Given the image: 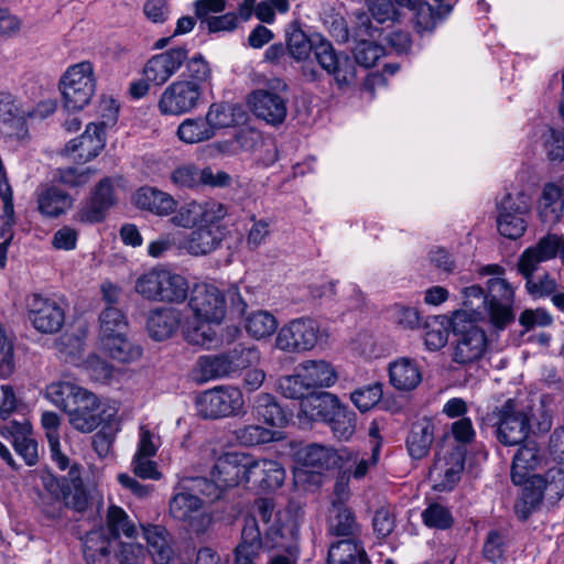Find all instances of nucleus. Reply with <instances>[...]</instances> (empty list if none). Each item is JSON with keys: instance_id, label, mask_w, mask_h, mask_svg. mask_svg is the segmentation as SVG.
Segmentation results:
<instances>
[{"instance_id": "54", "label": "nucleus", "mask_w": 564, "mask_h": 564, "mask_svg": "<svg viewBox=\"0 0 564 564\" xmlns=\"http://www.w3.org/2000/svg\"><path fill=\"white\" fill-rule=\"evenodd\" d=\"M452 325L445 316L429 317L424 324V343L430 350H438L448 340V325Z\"/></svg>"}, {"instance_id": "42", "label": "nucleus", "mask_w": 564, "mask_h": 564, "mask_svg": "<svg viewBox=\"0 0 564 564\" xmlns=\"http://www.w3.org/2000/svg\"><path fill=\"white\" fill-rule=\"evenodd\" d=\"M388 372L393 388H417L422 381V373L417 365L409 358H400L390 362Z\"/></svg>"}, {"instance_id": "60", "label": "nucleus", "mask_w": 564, "mask_h": 564, "mask_svg": "<svg viewBox=\"0 0 564 564\" xmlns=\"http://www.w3.org/2000/svg\"><path fill=\"white\" fill-rule=\"evenodd\" d=\"M355 65L358 64L366 68L375 66L377 61L384 55V47L373 41L360 40L354 51Z\"/></svg>"}, {"instance_id": "53", "label": "nucleus", "mask_w": 564, "mask_h": 564, "mask_svg": "<svg viewBox=\"0 0 564 564\" xmlns=\"http://www.w3.org/2000/svg\"><path fill=\"white\" fill-rule=\"evenodd\" d=\"M247 333L256 339L271 336L278 328V321L273 314L267 311H256L247 315L245 319Z\"/></svg>"}, {"instance_id": "52", "label": "nucleus", "mask_w": 564, "mask_h": 564, "mask_svg": "<svg viewBox=\"0 0 564 564\" xmlns=\"http://www.w3.org/2000/svg\"><path fill=\"white\" fill-rule=\"evenodd\" d=\"M535 484L542 487L545 499L556 503L564 496V469L552 467L543 475L535 474Z\"/></svg>"}, {"instance_id": "19", "label": "nucleus", "mask_w": 564, "mask_h": 564, "mask_svg": "<svg viewBox=\"0 0 564 564\" xmlns=\"http://www.w3.org/2000/svg\"><path fill=\"white\" fill-rule=\"evenodd\" d=\"M542 262L545 261L524 249L517 263L519 273L525 280L527 293L535 300L550 297L561 286L549 272H544L538 278L533 276Z\"/></svg>"}, {"instance_id": "48", "label": "nucleus", "mask_w": 564, "mask_h": 564, "mask_svg": "<svg viewBox=\"0 0 564 564\" xmlns=\"http://www.w3.org/2000/svg\"><path fill=\"white\" fill-rule=\"evenodd\" d=\"M79 371L87 376L93 383L105 386L116 383L120 375L111 365L96 355L89 356L79 367Z\"/></svg>"}, {"instance_id": "39", "label": "nucleus", "mask_w": 564, "mask_h": 564, "mask_svg": "<svg viewBox=\"0 0 564 564\" xmlns=\"http://www.w3.org/2000/svg\"><path fill=\"white\" fill-rule=\"evenodd\" d=\"M543 456L535 445L520 446L516 452L511 466V480L514 485H522L530 471L535 470L542 463Z\"/></svg>"}, {"instance_id": "56", "label": "nucleus", "mask_w": 564, "mask_h": 564, "mask_svg": "<svg viewBox=\"0 0 564 564\" xmlns=\"http://www.w3.org/2000/svg\"><path fill=\"white\" fill-rule=\"evenodd\" d=\"M414 10V29L417 33H432L435 28L446 18L440 14V11L426 1L419 0Z\"/></svg>"}, {"instance_id": "9", "label": "nucleus", "mask_w": 564, "mask_h": 564, "mask_svg": "<svg viewBox=\"0 0 564 564\" xmlns=\"http://www.w3.org/2000/svg\"><path fill=\"white\" fill-rule=\"evenodd\" d=\"M497 229L508 239L516 240L527 230L525 215L530 212V198L523 192L507 193L497 202Z\"/></svg>"}, {"instance_id": "10", "label": "nucleus", "mask_w": 564, "mask_h": 564, "mask_svg": "<svg viewBox=\"0 0 564 564\" xmlns=\"http://www.w3.org/2000/svg\"><path fill=\"white\" fill-rule=\"evenodd\" d=\"M452 327L456 337L454 360L458 364H468L480 359L488 343L485 330L473 322L465 323L464 313L454 314Z\"/></svg>"}, {"instance_id": "27", "label": "nucleus", "mask_w": 564, "mask_h": 564, "mask_svg": "<svg viewBox=\"0 0 564 564\" xmlns=\"http://www.w3.org/2000/svg\"><path fill=\"white\" fill-rule=\"evenodd\" d=\"M285 479L283 466L272 459H254L250 456L248 464V482L264 491L280 488Z\"/></svg>"}, {"instance_id": "49", "label": "nucleus", "mask_w": 564, "mask_h": 564, "mask_svg": "<svg viewBox=\"0 0 564 564\" xmlns=\"http://www.w3.org/2000/svg\"><path fill=\"white\" fill-rule=\"evenodd\" d=\"M128 333L124 314L115 306H107L99 315V340Z\"/></svg>"}, {"instance_id": "34", "label": "nucleus", "mask_w": 564, "mask_h": 564, "mask_svg": "<svg viewBox=\"0 0 564 564\" xmlns=\"http://www.w3.org/2000/svg\"><path fill=\"white\" fill-rule=\"evenodd\" d=\"M435 424L430 417H421L412 423L408 434L405 446L410 456L422 459L431 449L434 442Z\"/></svg>"}, {"instance_id": "57", "label": "nucleus", "mask_w": 564, "mask_h": 564, "mask_svg": "<svg viewBox=\"0 0 564 564\" xmlns=\"http://www.w3.org/2000/svg\"><path fill=\"white\" fill-rule=\"evenodd\" d=\"M182 80L194 84L204 90V86L212 78V69L208 62L202 54H196L185 61V69L182 73Z\"/></svg>"}, {"instance_id": "12", "label": "nucleus", "mask_w": 564, "mask_h": 564, "mask_svg": "<svg viewBox=\"0 0 564 564\" xmlns=\"http://www.w3.org/2000/svg\"><path fill=\"white\" fill-rule=\"evenodd\" d=\"M109 115L107 120L100 123H88L80 137L70 140L65 148L68 154H74V160L78 163H86L95 159L105 147V128L113 124L118 118L119 107L116 101H109Z\"/></svg>"}, {"instance_id": "26", "label": "nucleus", "mask_w": 564, "mask_h": 564, "mask_svg": "<svg viewBox=\"0 0 564 564\" xmlns=\"http://www.w3.org/2000/svg\"><path fill=\"white\" fill-rule=\"evenodd\" d=\"M116 204L115 189L110 177H105L95 186L89 200L79 209L78 220L88 224L100 223L107 210Z\"/></svg>"}, {"instance_id": "62", "label": "nucleus", "mask_w": 564, "mask_h": 564, "mask_svg": "<svg viewBox=\"0 0 564 564\" xmlns=\"http://www.w3.org/2000/svg\"><path fill=\"white\" fill-rule=\"evenodd\" d=\"M172 183L181 188H196L200 186V170L194 164H183L171 173Z\"/></svg>"}, {"instance_id": "7", "label": "nucleus", "mask_w": 564, "mask_h": 564, "mask_svg": "<svg viewBox=\"0 0 564 564\" xmlns=\"http://www.w3.org/2000/svg\"><path fill=\"white\" fill-rule=\"evenodd\" d=\"M250 397L242 390H203L195 399L198 414L204 419L239 416L247 412Z\"/></svg>"}, {"instance_id": "22", "label": "nucleus", "mask_w": 564, "mask_h": 564, "mask_svg": "<svg viewBox=\"0 0 564 564\" xmlns=\"http://www.w3.org/2000/svg\"><path fill=\"white\" fill-rule=\"evenodd\" d=\"M171 221L176 227L194 228L203 223H218L226 216V208L223 204L214 200L188 202L180 208H175Z\"/></svg>"}, {"instance_id": "29", "label": "nucleus", "mask_w": 564, "mask_h": 564, "mask_svg": "<svg viewBox=\"0 0 564 564\" xmlns=\"http://www.w3.org/2000/svg\"><path fill=\"white\" fill-rule=\"evenodd\" d=\"M224 239L223 229L217 223H203L183 242L191 256H205L216 250Z\"/></svg>"}, {"instance_id": "47", "label": "nucleus", "mask_w": 564, "mask_h": 564, "mask_svg": "<svg viewBox=\"0 0 564 564\" xmlns=\"http://www.w3.org/2000/svg\"><path fill=\"white\" fill-rule=\"evenodd\" d=\"M177 138L185 144H196L215 137L204 117L186 118L176 130Z\"/></svg>"}, {"instance_id": "15", "label": "nucleus", "mask_w": 564, "mask_h": 564, "mask_svg": "<svg viewBox=\"0 0 564 564\" xmlns=\"http://www.w3.org/2000/svg\"><path fill=\"white\" fill-rule=\"evenodd\" d=\"M202 96L203 89L178 79L163 90L158 108L164 116H183L198 107Z\"/></svg>"}, {"instance_id": "28", "label": "nucleus", "mask_w": 564, "mask_h": 564, "mask_svg": "<svg viewBox=\"0 0 564 564\" xmlns=\"http://www.w3.org/2000/svg\"><path fill=\"white\" fill-rule=\"evenodd\" d=\"M235 141L238 147L254 154V160L264 166L273 164L278 160V151L271 139H265L262 133L252 128L240 130Z\"/></svg>"}, {"instance_id": "3", "label": "nucleus", "mask_w": 564, "mask_h": 564, "mask_svg": "<svg viewBox=\"0 0 564 564\" xmlns=\"http://www.w3.org/2000/svg\"><path fill=\"white\" fill-rule=\"evenodd\" d=\"M134 292L150 302L182 304L188 297L189 283L185 276L163 267H154L134 281Z\"/></svg>"}, {"instance_id": "6", "label": "nucleus", "mask_w": 564, "mask_h": 564, "mask_svg": "<svg viewBox=\"0 0 564 564\" xmlns=\"http://www.w3.org/2000/svg\"><path fill=\"white\" fill-rule=\"evenodd\" d=\"M59 88L67 110L84 109L96 90L93 65L89 62H82L68 67L59 80Z\"/></svg>"}, {"instance_id": "25", "label": "nucleus", "mask_w": 564, "mask_h": 564, "mask_svg": "<svg viewBox=\"0 0 564 564\" xmlns=\"http://www.w3.org/2000/svg\"><path fill=\"white\" fill-rule=\"evenodd\" d=\"M250 455L243 453H226L215 463L210 475L219 479L226 489L248 482V464Z\"/></svg>"}, {"instance_id": "63", "label": "nucleus", "mask_w": 564, "mask_h": 564, "mask_svg": "<svg viewBox=\"0 0 564 564\" xmlns=\"http://www.w3.org/2000/svg\"><path fill=\"white\" fill-rule=\"evenodd\" d=\"M505 552L506 535L498 530L489 531L482 546L484 557L489 562L498 563L503 560Z\"/></svg>"}, {"instance_id": "61", "label": "nucleus", "mask_w": 564, "mask_h": 564, "mask_svg": "<svg viewBox=\"0 0 564 564\" xmlns=\"http://www.w3.org/2000/svg\"><path fill=\"white\" fill-rule=\"evenodd\" d=\"M275 432L260 425H247L236 431V437L243 446H256L275 440Z\"/></svg>"}, {"instance_id": "11", "label": "nucleus", "mask_w": 564, "mask_h": 564, "mask_svg": "<svg viewBox=\"0 0 564 564\" xmlns=\"http://www.w3.org/2000/svg\"><path fill=\"white\" fill-rule=\"evenodd\" d=\"M188 306L198 323L220 324L226 314L225 294L216 285L200 282L188 292Z\"/></svg>"}, {"instance_id": "20", "label": "nucleus", "mask_w": 564, "mask_h": 564, "mask_svg": "<svg viewBox=\"0 0 564 564\" xmlns=\"http://www.w3.org/2000/svg\"><path fill=\"white\" fill-rule=\"evenodd\" d=\"M170 514L196 533L205 531L209 523V517L204 511L202 499L197 495L187 491L178 492L172 497Z\"/></svg>"}, {"instance_id": "32", "label": "nucleus", "mask_w": 564, "mask_h": 564, "mask_svg": "<svg viewBox=\"0 0 564 564\" xmlns=\"http://www.w3.org/2000/svg\"><path fill=\"white\" fill-rule=\"evenodd\" d=\"M181 312L173 307H156L149 312L147 329L151 338L162 341L170 338L178 328Z\"/></svg>"}, {"instance_id": "23", "label": "nucleus", "mask_w": 564, "mask_h": 564, "mask_svg": "<svg viewBox=\"0 0 564 564\" xmlns=\"http://www.w3.org/2000/svg\"><path fill=\"white\" fill-rule=\"evenodd\" d=\"M185 46L169 48L153 55L143 67V76L156 86L165 84L187 59Z\"/></svg>"}, {"instance_id": "4", "label": "nucleus", "mask_w": 564, "mask_h": 564, "mask_svg": "<svg viewBox=\"0 0 564 564\" xmlns=\"http://www.w3.org/2000/svg\"><path fill=\"white\" fill-rule=\"evenodd\" d=\"M45 397L68 414L78 432L90 433L101 423L100 401L90 390H45Z\"/></svg>"}, {"instance_id": "8", "label": "nucleus", "mask_w": 564, "mask_h": 564, "mask_svg": "<svg viewBox=\"0 0 564 564\" xmlns=\"http://www.w3.org/2000/svg\"><path fill=\"white\" fill-rule=\"evenodd\" d=\"M248 102L257 118L273 127L280 126L288 115L286 84L275 79L269 88L252 91Z\"/></svg>"}, {"instance_id": "36", "label": "nucleus", "mask_w": 564, "mask_h": 564, "mask_svg": "<svg viewBox=\"0 0 564 564\" xmlns=\"http://www.w3.org/2000/svg\"><path fill=\"white\" fill-rule=\"evenodd\" d=\"M333 436L340 442H349L357 431L358 416L348 405L338 403L325 421Z\"/></svg>"}, {"instance_id": "44", "label": "nucleus", "mask_w": 564, "mask_h": 564, "mask_svg": "<svg viewBox=\"0 0 564 564\" xmlns=\"http://www.w3.org/2000/svg\"><path fill=\"white\" fill-rule=\"evenodd\" d=\"M99 344L106 354L119 362H131L139 359L142 355V348L131 341L127 333L99 340Z\"/></svg>"}, {"instance_id": "14", "label": "nucleus", "mask_w": 564, "mask_h": 564, "mask_svg": "<svg viewBox=\"0 0 564 564\" xmlns=\"http://www.w3.org/2000/svg\"><path fill=\"white\" fill-rule=\"evenodd\" d=\"M321 337V328L311 318H295L278 333L275 345L289 352L307 351L314 348Z\"/></svg>"}, {"instance_id": "59", "label": "nucleus", "mask_w": 564, "mask_h": 564, "mask_svg": "<svg viewBox=\"0 0 564 564\" xmlns=\"http://www.w3.org/2000/svg\"><path fill=\"white\" fill-rule=\"evenodd\" d=\"M216 135L217 131L236 123L234 107L225 102L212 104L204 117Z\"/></svg>"}, {"instance_id": "16", "label": "nucleus", "mask_w": 564, "mask_h": 564, "mask_svg": "<svg viewBox=\"0 0 564 564\" xmlns=\"http://www.w3.org/2000/svg\"><path fill=\"white\" fill-rule=\"evenodd\" d=\"M466 447L453 445L436 453L430 469L435 488L441 491L452 490L459 481L465 467Z\"/></svg>"}, {"instance_id": "1", "label": "nucleus", "mask_w": 564, "mask_h": 564, "mask_svg": "<svg viewBox=\"0 0 564 564\" xmlns=\"http://www.w3.org/2000/svg\"><path fill=\"white\" fill-rule=\"evenodd\" d=\"M464 310L456 313H470L475 321L488 322L495 329H505L514 321V288L503 278H490L487 293L479 285L463 290Z\"/></svg>"}, {"instance_id": "21", "label": "nucleus", "mask_w": 564, "mask_h": 564, "mask_svg": "<svg viewBox=\"0 0 564 564\" xmlns=\"http://www.w3.org/2000/svg\"><path fill=\"white\" fill-rule=\"evenodd\" d=\"M283 395L299 400V416L324 423L339 403L337 395L322 390H311L307 394L301 390H284Z\"/></svg>"}, {"instance_id": "46", "label": "nucleus", "mask_w": 564, "mask_h": 564, "mask_svg": "<svg viewBox=\"0 0 564 564\" xmlns=\"http://www.w3.org/2000/svg\"><path fill=\"white\" fill-rule=\"evenodd\" d=\"M359 530L354 512L343 502L333 501L328 532L336 536H352Z\"/></svg>"}, {"instance_id": "13", "label": "nucleus", "mask_w": 564, "mask_h": 564, "mask_svg": "<svg viewBox=\"0 0 564 564\" xmlns=\"http://www.w3.org/2000/svg\"><path fill=\"white\" fill-rule=\"evenodd\" d=\"M313 53L317 64L334 78L339 88L354 85L357 67L347 53L337 52L333 44L324 37H318Z\"/></svg>"}, {"instance_id": "50", "label": "nucleus", "mask_w": 564, "mask_h": 564, "mask_svg": "<svg viewBox=\"0 0 564 564\" xmlns=\"http://www.w3.org/2000/svg\"><path fill=\"white\" fill-rule=\"evenodd\" d=\"M527 251L535 254L540 260L550 261L558 257L564 264V236L549 232L540 238L535 245L528 247Z\"/></svg>"}, {"instance_id": "45", "label": "nucleus", "mask_w": 564, "mask_h": 564, "mask_svg": "<svg viewBox=\"0 0 564 564\" xmlns=\"http://www.w3.org/2000/svg\"><path fill=\"white\" fill-rule=\"evenodd\" d=\"M191 377L196 384H203L210 380L230 377V373L221 355L202 356L197 359Z\"/></svg>"}, {"instance_id": "30", "label": "nucleus", "mask_w": 564, "mask_h": 564, "mask_svg": "<svg viewBox=\"0 0 564 564\" xmlns=\"http://www.w3.org/2000/svg\"><path fill=\"white\" fill-rule=\"evenodd\" d=\"M48 490L64 501L65 507L72 508L77 512L87 509L89 498L83 481L78 477L52 479L47 485Z\"/></svg>"}, {"instance_id": "37", "label": "nucleus", "mask_w": 564, "mask_h": 564, "mask_svg": "<svg viewBox=\"0 0 564 564\" xmlns=\"http://www.w3.org/2000/svg\"><path fill=\"white\" fill-rule=\"evenodd\" d=\"M36 202L41 215L47 218H56L72 206L69 195L55 186L39 187Z\"/></svg>"}, {"instance_id": "40", "label": "nucleus", "mask_w": 564, "mask_h": 564, "mask_svg": "<svg viewBox=\"0 0 564 564\" xmlns=\"http://www.w3.org/2000/svg\"><path fill=\"white\" fill-rule=\"evenodd\" d=\"M371 564L361 543L354 539H344L333 543L327 554V564Z\"/></svg>"}, {"instance_id": "5", "label": "nucleus", "mask_w": 564, "mask_h": 564, "mask_svg": "<svg viewBox=\"0 0 564 564\" xmlns=\"http://www.w3.org/2000/svg\"><path fill=\"white\" fill-rule=\"evenodd\" d=\"M496 437L505 446L521 444L529 436L531 420L535 411L531 404H522L519 399H508L494 411Z\"/></svg>"}, {"instance_id": "35", "label": "nucleus", "mask_w": 564, "mask_h": 564, "mask_svg": "<svg viewBox=\"0 0 564 564\" xmlns=\"http://www.w3.org/2000/svg\"><path fill=\"white\" fill-rule=\"evenodd\" d=\"M0 433L3 436H6V433L10 435L14 451L24 459L26 465L34 466L37 463V442L29 436L30 425L28 423L12 421L10 426L0 431Z\"/></svg>"}, {"instance_id": "17", "label": "nucleus", "mask_w": 564, "mask_h": 564, "mask_svg": "<svg viewBox=\"0 0 564 564\" xmlns=\"http://www.w3.org/2000/svg\"><path fill=\"white\" fill-rule=\"evenodd\" d=\"M337 381V372L330 364L324 360H307L299 365L293 375L282 377L278 388H330Z\"/></svg>"}, {"instance_id": "2", "label": "nucleus", "mask_w": 564, "mask_h": 564, "mask_svg": "<svg viewBox=\"0 0 564 564\" xmlns=\"http://www.w3.org/2000/svg\"><path fill=\"white\" fill-rule=\"evenodd\" d=\"M256 516L245 518L241 541L235 551V564H254L261 549L272 550L283 546L279 539L283 538L282 527L276 521L271 523L274 514V502L269 498H258L253 503Z\"/></svg>"}, {"instance_id": "33", "label": "nucleus", "mask_w": 564, "mask_h": 564, "mask_svg": "<svg viewBox=\"0 0 564 564\" xmlns=\"http://www.w3.org/2000/svg\"><path fill=\"white\" fill-rule=\"evenodd\" d=\"M116 541L105 534V530L89 531L83 543V553L87 564H111Z\"/></svg>"}, {"instance_id": "24", "label": "nucleus", "mask_w": 564, "mask_h": 564, "mask_svg": "<svg viewBox=\"0 0 564 564\" xmlns=\"http://www.w3.org/2000/svg\"><path fill=\"white\" fill-rule=\"evenodd\" d=\"M299 459L303 466L316 469V471L333 468H343V460L355 459L356 455L347 447L335 449L319 444H310L299 453Z\"/></svg>"}, {"instance_id": "43", "label": "nucleus", "mask_w": 564, "mask_h": 564, "mask_svg": "<svg viewBox=\"0 0 564 564\" xmlns=\"http://www.w3.org/2000/svg\"><path fill=\"white\" fill-rule=\"evenodd\" d=\"M254 414L264 423L283 427L288 423V413L271 393H260L253 404Z\"/></svg>"}, {"instance_id": "31", "label": "nucleus", "mask_w": 564, "mask_h": 564, "mask_svg": "<svg viewBox=\"0 0 564 564\" xmlns=\"http://www.w3.org/2000/svg\"><path fill=\"white\" fill-rule=\"evenodd\" d=\"M133 204L156 216H167L176 208V200L172 195L151 186L140 187L132 196Z\"/></svg>"}, {"instance_id": "64", "label": "nucleus", "mask_w": 564, "mask_h": 564, "mask_svg": "<svg viewBox=\"0 0 564 564\" xmlns=\"http://www.w3.org/2000/svg\"><path fill=\"white\" fill-rule=\"evenodd\" d=\"M145 549L139 543L116 542L113 558L119 564H142Z\"/></svg>"}, {"instance_id": "18", "label": "nucleus", "mask_w": 564, "mask_h": 564, "mask_svg": "<svg viewBox=\"0 0 564 564\" xmlns=\"http://www.w3.org/2000/svg\"><path fill=\"white\" fill-rule=\"evenodd\" d=\"M28 317L33 327L43 334H55L65 322V311L54 299L34 293L28 297Z\"/></svg>"}, {"instance_id": "55", "label": "nucleus", "mask_w": 564, "mask_h": 564, "mask_svg": "<svg viewBox=\"0 0 564 564\" xmlns=\"http://www.w3.org/2000/svg\"><path fill=\"white\" fill-rule=\"evenodd\" d=\"M224 361L227 364V369L230 376L237 373L239 370L249 367L251 364L259 359L258 350L254 346H246L238 344L232 349L225 354H220Z\"/></svg>"}, {"instance_id": "38", "label": "nucleus", "mask_w": 564, "mask_h": 564, "mask_svg": "<svg viewBox=\"0 0 564 564\" xmlns=\"http://www.w3.org/2000/svg\"><path fill=\"white\" fill-rule=\"evenodd\" d=\"M97 530H105V534L119 542L121 534L127 538L137 536V528L127 512L116 505H110L104 518V524Z\"/></svg>"}, {"instance_id": "51", "label": "nucleus", "mask_w": 564, "mask_h": 564, "mask_svg": "<svg viewBox=\"0 0 564 564\" xmlns=\"http://www.w3.org/2000/svg\"><path fill=\"white\" fill-rule=\"evenodd\" d=\"M315 43H317V41L311 40L295 23L291 24L286 31L288 52L299 62L306 59L311 52H314Z\"/></svg>"}, {"instance_id": "58", "label": "nucleus", "mask_w": 564, "mask_h": 564, "mask_svg": "<svg viewBox=\"0 0 564 564\" xmlns=\"http://www.w3.org/2000/svg\"><path fill=\"white\" fill-rule=\"evenodd\" d=\"M422 521L425 527L436 530H448L454 524L451 510L438 502L430 503L422 512Z\"/></svg>"}, {"instance_id": "41", "label": "nucleus", "mask_w": 564, "mask_h": 564, "mask_svg": "<svg viewBox=\"0 0 564 564\" xmlns=\"http://www.w3.org/2000/svg\"><path fill=\"white\" fill-rule=\"evenodd\" d=\"M143 535L148 543V552L155 564H169L173 558L174 552L167 541L165 529L160 525H149L143 528Z\"/></svg>"}]
</instances>
